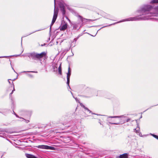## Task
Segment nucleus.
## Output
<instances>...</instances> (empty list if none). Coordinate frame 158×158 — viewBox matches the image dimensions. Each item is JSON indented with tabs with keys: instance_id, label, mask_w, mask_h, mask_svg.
Here are the masks:
<instances>
[{
	"instance_id": "nucleus-1",
	"label": "nucleus",
	"mask_w": 158,
	"mask_h": 158,
	"mask_svg": "<svg viewBox=\"0 0 158 158\" xmlns=\"http://www.w3.org/2000/svg\"><path fill=\"white\" fill-rule=\"evenodd\" d=\"M140 15L135 17L131 18L125 21H135L148 20L151 18L149 17L151 16H157L158 15V6L155 7L149 5L144 6L138 11Z\"/></svg>"
},
{
	"instance_id": "nucleus-2",
	"label": "nucleus",
	"mask_w": 158,
	"mask_h": 158,
	"mask_svg": "<svg viewBox=\"0 0 158 158\" xmlns=\"http://www.w3.org/2000/svg\"><path fill=\"white\" fill-rule=\"evenodd\" d=\"M46 55V53L45 52H42L40 54L33 52L29 53L28 56L35 60H41V59L45 57Z\"/></svg>"
},
{
	"instance_id": "nucleus-3",
	"label": "nucleus",
	"mask_w": 158,
	"mask_h": 158,
	"mask_svg": "<svg viewBox=\"0 0 158 158\" xmlns=\"http://www.w3.org/2000/svg\"><path fill=\"white\" fill-rule=\"evenodd\" d=\"M54 14L52 18V22L51 23L50 25V30H51V27L55 22L56 21V20L57 17L58 13V9L57 8H56L55 5H56V1L55 0H54Z\"/></svg>"
},
{
	"instance_id": "nucleus-4",
	"label": "nucleus",
	"mask_w": 158,
	"mask_h": 158,
	"mask_svg": "<svg viewBox=\"0 0 158 158\" xmlns=\"http://www.w3.org/2000/svg\"><path fill=\"white\" fill-rule=\"evenodd\" d=\"M78 17L79 18V22H81V26L80 27H81L83 25V24H85L86 22L92 21V20L90 19H86L84 18H83L81 16L78 15Z\"/></svg>"
},
{
	"instance_id": "nucleus-5",
	"label": "nucleus",
	"mask_w": 158,
	"mask_h": 158,
	"mask_svg": "<svg viewBox=\"0 0 158 158\" xmlns=\"http://www.w3.org/2000/svg\"><path fill=\"white\" fill-rule=\"evenodd\" d=\"M71 70L70 69V67L69 66L68 67V72L67 73V84L68 85L69 87L70 88V87L69 85V81H70V75H71Z\"/></svg>"
},
{
	"instance_id": "nucleus-6",
	"label": "nucleus",
	"mask_w": 158,
	"mask_h": 158,
	"mask_svg": "<svg viewBox=\"0 0 158 158\" xmlns=\"http://www.w3.org/2000/svg\"><path fill=\"white\" fill-rule=\"evenodd\" d=\"M59 6L60 8V10L62 15L64 16L65 14V11L64 10V4L63 2H60L59 3Z\"/></svg>"
},
{
	"instance_id": "nucleus-7",
	"label": "nucleus",
	"mask_w": 158,
	"mask_h": 158,
	"mask_svg": "<svg viewBox=\"0 0 158 158\" xmlns=\"http://www.w3.org/2000/svg\"><path fill=\"white\" fill-rule=\"evenodd\" d=\"M81 22L78 20V22L73 23L71 24V25L74 29L76 30L78 28L79 26L80 25L81 26Z\"/></svg>"
},
{
	"instance_id": "nucleus-8",
	"label": "nucleus",
	"mask_w": 158,
	"mask_h": 158,
	"mask_svg": "<svg viewBox=\"0 0 158 158\" xmlns=\"http://www.w3.org/2000/svg\"><path fill=\"white\" fill-rule=\"evenodd\" d=\"M38 148L46 149H53V147L47 145H41L38 146Z\"/></svg>"
},
{
	"instance_id": "nucleus-9",
	"label": "nucleus",
	"mask_w": 158,
	"mask_h": 158,
	"mask_svg": "<svg viewBox=\"0 0 158 158\" xmlns=\"http://www.w3.org/2000/svg\"><path fill=\"white\" fill-rule=\"evenodd\" d=\"M67 27V24L66 23H65L64 24L61 25L60 27V29L61 31H64Z\"/></svg>"
},
{
	"instance_id": "nucleus-10",
	"label": "nucleus",
	"mask_w": 158,
	"mask_h": 158,
	"mask_svg": "<svg viewBox=\"0 0 158 158\" xmlns=\"http://www.w3.org/2000/svg\"><path fill=\"white\" fill-rule=\"evenodd\" d=\"M26 155L27 158H37L34 156L30 154H26Z\"/></svg>"
},
{
	"instance_id": "nucleus-11",
	"label": "nucleus",
	"mask_w": 158,
	"mask_h": 158,
	"mask_svg": "<svg viewBox=\"0 0 158 158\" xmlns=\"http://www.w3.org/2000/svg\"><path fill=\"white\" fill-rule=\"evenodd\" d=\"M119 158H127L128 155L127 153H124L120 155Z\"/></svg>"
},
{
	"instance_id": "nucleus-12",
	"label": "nucleus",
	"mask_w": 158,
	"mask_h": 158,
	"mask_svg": "<svg viewBox=\"0 0 158 158\" xmlns=\"http://www.w3.org/2000/svg\"><path fill=\"white\" fill-rule=\"evenodd\" d=\"M81 106H82L83 108H84L88 112H89V113H90L91 111L87 107H86L84 105L82 104H81Z\"/></svg>"
},
{
	"instance_id": "nucleus-13",
	"label": "nucleus",
	"mask_w": 158,
	"mask_h": 158,
	"mask_svg": "<svg viewBox=\"0 0 158 158\" xmlns=\"http://www.w3.org/2000/svg\"><path fill=\"white\" fill-rule=\"evenodd\" d=\"M58 73L60 75H62V70L61 68V64H60L58 68Z\"/></svg>"
},
{
	"instance_id": "nucleus-14",
	"label": "nucleus",
	"mask_w": 158,
	"mask_h": 158,
	"mask_svg": "<svg viewBox=\"0 0 158 158\" xmlns=\"http://www.w3.org/2000/svg\"><path fill=\"white\" fill-rule=\"evenodd\" d=\"M123 117V116H110L109 118H119Z\"/></svg>"
},
{
	"instance_id": "nucleus-15",
	"label": "nucleus",
	"mask_w": 158,
	"mask_h": 158,
	"mask_svg": "<svg viewBox=\"0 0 158 158\" xmlns=\"http://www.w3.org/2000/svg\"><path fill=\"white\" fill-rule=\"evenodd\" d=\"M79 37H80V36H78L77 38L74 39L73 40V41L72 42V44L74 42L75 43H76V41H77V40L79 38Z\"/></svg>"
},
{
	"instance_id": "nucleus-16",
	"label": "nucleus",
	"mask_w": 158,
	"mask_h": 158,
	"mask_svg": "<svg viewBox=\"0 0 158 158\" xmlns=\"http://www.w3.org/2000/svg\"><path fill=\"white\" fill-rule=\"evenodd\" d=\"M152 3H158V0H153L151 1Z\"/></svg>"
},
{
	"instance_id": "nucleus-17",
	"label": "nucleus",
	"mask_w": 158,
	"mask_h": 158,
	"mask_svg": "<svg viewBox=\"0 0 158 158\" xmlns=\"http://www.w3.org/2000/svg\"><path fill=\"white\" fill-rule=\"evenodd\" d=\"M152 135L154 137H155V138H156V139H158V136L155 135H154V134H152Z\"/></svg>"
},
{
	"instance_id": "nucleus-18",
	"label": "nucleus",
	"mask_w": 158,
	"mask_h": 158,
	"mask_svg": "<svg viewBox=\"0 0 158 158\" xmlns=\"http://www.w3.org/2000/svg\"><path fill=\"white\" fill-rule=\"evenodd\" d=\"M110 17V15L108 14H106L105 16V17L108 19Z\"/></svg>"
},
{
	"instance_id": "nucleus-19",
	"label": "nucleus",
	"mask_w": 158,
	"mask_h": 158,
	"mask_svg": "<svg viewBox=\"0 0 158 158\" xmlns=\"http://www.w3.org/2000/svg\"><path fill=\"white\" fill-rule=\"evenodd\" d=\"M109 123L110 124H117V125H118V124H119V123H110V122Z\"/></svg>"
},
{
	"instance_id": "nucleus-20",
	"label": "nucleus",
	"mask_w": 158,
	"mask_h": 158,
	"mask_svg": "<svg viewBox=\"0 0 158 158\" xmlns=\"http://www.w3.org/2000/svg\"><path fill=\"white\" fill-rule=\"evenodd\" d=\"M15 116H16V117H18V118H22L23 119H24V118H21V117H19L17 114H15Z\"/></svg>"
},
{
	"instance_id": "nucleus-21",
	"label": "nucleus",
	"mask_w": 158,
	"mask_h": 158,
	"mask_svg": "<svg viewBox=\"0 0 158 158\" xmlns=\"http://www.w3.org/2000/svg\"><path fill=\"white\" fill-rule=\"evenodd\" d=\"M130 120V118H128L126 120V122H128Z\"/></svg>"
},
{
	"instance_id": "nucleus-22",
	"label": "nucleus",
	"mask_w": 158,
	"mask_h": 158,
	"mask_svg": "<svg viewBox=\"0 0 158 158\" xmlns=\"http://www.w3.org/2000/svg\"><path fill=\"white\" fill-rule=\"evenodd\" d=\"M66 19L68 20L69 22H70V19L67 17V16H66Z\"/></svg>"
},
{
	"instance_id": "nucleus-23",
	"label": "nucleus",
	"mask_w": 158,
	"mask_h": 158,
	"mask_svg": "<svg viewBox=\"0 0 158 158\" xmlns=\"http://www.w3.org/2000/svg\"><path fill=\"white\" fill-rule=\"evenodd\" d=\"M13 92H14V90H12V92H11L10 93V96H11V94L13 93Z\"/></svg>"
},
{
	"instance_id": "nucleus-24",
	"label": "nucleus",
	"mask_w": 158,
	"mask_h": 158,
	"mask_svg": "<svg viewBox=\"0 0 158 158\" xmlns=\"http://www.w3.org/2000/svg\"><path fill=\"white\" fill-rule=\"evenodd\" d=\"M134 130H135V132L137 133V131H138L137 130H136V129H134Z\"/></svg>"
},
{
	"instance_id": "nucleus-25",
	"label": "nucleus",
	"mask_w": 158,
	"mask_h": 158,
	"mask_svg": "<svg viewBox=\"0 0 158 158\" xmlns=\"http://www.w3.org/2000/svg\"><path fill=\"white\" fill-rule=\"evenodd\" d=\"M30 72H32V73H37V72H34V71H30Z\"/></svg>"
},
{
	"instance_id": "nucleus-26",
	"label": "nucleus",
	"mask_w": 158,
	"mask_h": 158,
	"mask_svg": "<svg viewBox=\"0 0 158 158\" xmlns=\"http://www.w3.org/2000/svg\"><path fill=\"white\" fill-rule=\"evenodd\" d=\"M10 79H8V82L9 83V84H10V81L9 80H10Z\"/></svg>"
},
{
	"instance_id": "nucleus-27",
	"label": "nucleus",
	"mask_w": 158,
	"mask_h": 158,
	"mask_svg": "<svg viewBox=\"0 0 158 158\" xmlns=\"http://www.w3.org/2000/svg\"><path fill=\"white\" fill-rule=\"evenodd\" d=\"M13 90H14V91H15V89L14 88H14H13Z\"/></svg>"
},
{
	"instance_id": "nucleus-28",
	"label": "nucleus",
	"mask_w": 158,
	"mask_h": 158,
	"mask_svg": "<svg viewBox=\"0 0 158 158\" xmlns=\"http://www.w3.org/2000/svg\"><path fill=\"white\" fill-rule=\"evenodd\" d=\"M14 113L15 114H15H16L14 112Z\"/></svg>"
},
{
	"instance_id": "nucleus-29",
	"label": "nucleus",
	"mask_w": 158,
	"mask_h": 158,
	"mask_svg": "<svg viewBox=\"0 0 158 158\" xmlns=\"http://www.w3.org/2000/svg\"><path fill=\"white\" fill-rule=\"evenodd\" d=\"M27 123L28 122H29V121L27 120Z\"/></svg>"
},
{
	"instance_id": "nucleus-30",
	"label": "nucleus",
	"mask_w": 158,
	"mask_h": 158,
	"mask_svg": "<svg viewBox=\"0 0 158 158\" xmlns=\"http://www.w3.org/2000/svg\"><path fill=\"white\" fill-rule=\"evenodd\" d=\"M32 33H34V32H32Z\"/></svg>"
},
{
	"instance_id": "nucleus-31",
	"label": "nucleus",
	"mask_w": 158,
	"mask_h": 158,
	"mask_svg": "<svg viewBox=\"0 0 158 158\" xmlns=\"http://www.w3.org/2000/svg\"><path fill=\"white\" fill-rule=\"evenodd\" d=\"M100 124H102L100 122L99 123Z\"/></svg>"
},
{
	"instance_id": "nucleus-32",
	"label": "nucleus",
	"mask_w": 158,
	"mask_h": 158,
	"mask_svg": "<svg viewBox=\"0 0 158 158\" xmlns=\"http://www.w3.org/2000/svg\"><path fill=\"white\" fill-rule=\"evenodd\" d=\"M1 57H0V58H1Z\"/></svg>"
}]
</instances>
